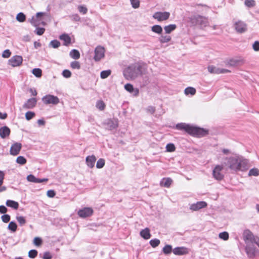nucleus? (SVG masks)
Segmentation results:
<instances>
[{"label": "nucleus", "mask_w": 259, "mask_h": 259, "mask_svg": "<svg viewBox=\"0 0 259 259\" xmlns=\"http://www.w3.org/2000/svg\"><path fill=\"white\" fill-rule=\"evenodd\" d=\"M223 165L232 171H244L248 168V160L241 155L233 154L224 159Z\"/></svg>", "instance_id": "f257e3e1"}, {"label": "nucleus", "mask_w": 259, "mask_h": 259, "mask_svg": "<svg viewBox=\"0 0 259 259\" xmlns=\"http://www.w3.org/2000/svg\"><path fill=\"white\" fill-rule=\"evenodd\" d=\"M146 68L144 64L135 63L130 65L123 70V75L127 79H134L144 72Z\"/></svg>", "instance_id": "f03ea898"}, {"label": "nucleus", "mask_w": 259, "mask_h": 259, "mask_svg": "<svg viewBox=\"0 0 259 259\" xmlns=\"http://www.w3.org/2000/svg\"><path fill=\"white\" fill-rule=\"evenodd\" d=\"M258 238V237L254 236L252 233L249 230L245 231L243 233V240L246 246L254 245V244H256Z\"/></svg>", "instance_id": "7ed1b4c3"}, {"label": "nucleus", "mask_w": 259, "mask_h": 259, "mask_svg": "<svg viewBox=\"0 0 259 259\" xmlns=\"http://www.w3.org/2000/svg\"><path fill=\"white\" fill-rule=\"evenodd\" d=\"M189 134L197 137H202L208 134V131L203 128L191 125Z\"/></svg>", "instance_id": "20e7f679"}, {"label": "nucleus", "mask_w": 259, "mask_h": 259, "mask_svg": "<svg viewBox=\"0 0 259 259\" xmlns=\"http://www.w3.org/2000/svg\"><path fill=\"white\" fill-rule=\"evenodd\" d=\"M42 101L45 104H52L57 105L59 103V99L57 96L51 95H47L42 98Z\"/></svg>", "instance_id": "39448f33"}, {"label": "nucleus", "mask_w": 259, "mask_h": 259, "mask_svg": "<svg viewBox=\"0 0 259 259\" xmlns=\"http://www.w3.org/2000/svg\"><path fill=\"white\" fill-rule=\"evenodd\" d=\"M23 62V58L21 56L15 55L11 58L8 61V64L12 67L20 66Z\"/></svg>", "instance_id": "423d86ee"}, {"label": "nucleus", "mask_w": 259, "mask_h": 259, "mask_svg": "<svg viewBox=\"0 0 259 259\" xmlns=\"http://www.w3.org/2000/svg\"><path fill=\"white\" fill-rule=\"evenodd\" d=\"M245 250L247 257L249 258H254L258 251L254 245L245 246Z\"/></svg>", "instance_id": "0eeeda50"}, {"label": "nucleus", "mask_w": 259, "mask_h": 259, "mask_svg": "<svg viewBox=\"0 0 259 259\" xmlns=\"http://www.w3.org/2000/svg\"><path fill=\"white\" fill-rule=\"evenodd\" d=\"M234 27L235 30L239 33H243L247 30L246 24L240 20L236 21L234 24Z\"/></svg>", "instance_id": "6e6552de"}, {"label": "nucleus", "mask_w": 259, "mask_h": 259, "mask_svg": "<svg viewBox=\"0 0 259 259\" xmlns=\"http://www.w3.org/2000/svg\"><path fill=\"white\" fill-rule=\"evenodd\" d=\"M223 169V165H217L213 169L212 175L213 177L217 180H222L224 177V175L221 172Z\"/></svg>", "instance_id": "1a4fd4ad"}, {"label": "nucleus", "mask_w": 259, "mask_h": 259, "mask_svg": "<svg viewBox=\"0 0 259 259\" xmlns=\"http://www.w3.org/2000/svg\"><path fill=\"white\" fill-rule=\"evenodd\" d=\"M105 56V49L103 47L99 46L95 49V56L94 57L96 61H100Z\"/></svg>", "instance_id": "9d476101"}, {"label": "nucleus", "mask_w": 259, "mask_h": 259, "mask_svg": "<svg viewBox=\"0 0 259 259\" xmlns=\"http://www.w3.org/2000/svg\"><path fill=\"white\" fill-rule=\"evenodd\" d=\"M170 16V14L167 12H157L155 13L153 17L155 19H157L158 21H162L167 20Z\"/></svg>", "instance_id": "9b49d317"}, {"label": "nucleus", "mask_w": 259, "mask_h": 259, "mask_svg": "<svg viewBox=\"0 0 259 259\" xmlns=\"http://www.w3.org/2000/svg\"><path fill=\"white\" fill-rule=\"evenodd\" d=\"M93 213V210L91 207H84L78 210L77 214L79 217L85 218L91 216Z\"/></svg>", "instance_id": "f8f14e48"}, {"label": "nucleus", "mask_w": 259, "mask_h": 259, "mask_svg": "<svg viewBox=\"0 0 259 259\" xmlns=\"http://www.w3.org/2000/svg\"><path fill=\"white\" fill-rule=\"evenodd\" d=\"M207 203L205 201H198L191 204L190 209L193 211H197L207 206Z\"/></svg>", "instance_id": "ddd939ff"}, {"label": "nucleus", "mask_w": 259, "mask_h": 259, "mask_svg": "<svg viewBox=\"0 0 259 259\" xmlns=\"http://www.w3.org/2000/svg\"><path fill=\"white\" fill-rule=\"evenodd\" d=\"M22 148V144L20 143L16 142L11 146L10 152L12 155H18Z\"/></svg>", "instance_id": "4468645a"}, {"label": "nucleus", "mask_w": 259, "mask_h": 259, "mask_svg": "<svg viewBox=\"0 0 259 259\" xmlns=\"http://www.w3.org/2000/svg\"><path fill=\"white\" fill-rule=\"evenodd\" d=\"M36 103L37 100L36 98H30L23 105V108L25 109H33L35 107Z\"/></svg>", "instance_id": "2eb2a0df"}, {"label": "nucleus", "mask_w": 259, "mask_h": 259, "mask_svg": "<svg viewBox=\"0 0 259 259\" xmlns=\"http://www.w3.org/2000/svg\"><path fill=\"white\" fill-rule=\"evenodd\" d=\"M27 180L28 181L32 182L34 183H41L43 182H46L48 181L47 178L40 179L36 178L34 175L30 174L27 177Z\"/></svg>", "instance_id": "dca6fc26"}, {"label": "nucleus", "mask_w": 259, "mask_h": 259, "mask_svg": "<svg viewBox=\"0 0 259 259\" xmlns=\"http://www.w3.org/2000/svg\"><path fill=\"white\" fill-rule=\"evenodd\" d=\"M173 253L175 255H182L188 253V249L185 247H177L173 250Z\"/></svg>", "instance_id": "f3484780"}, {"label": "nucleus", "mask_w": 259, "mask_h": 259, "mask_svg": "<svg viewBox=\"0 0 259 259\" xmlns=\"http://www.w3.org/2000/svg\"><path fill=\"white\" fill-rule=\"evenodd\" d=\"M124 89L130 93H133L135 96L138 95L139 91L137 89H134L133 85L131 83H126L124 85Z\"/></svg>", "instance_id": "a211bd4d"}, {"label": "nucleus", "mask_w": 259, "mask_h": 259, "mask_svg": "<svg viewBox=\"0 0 259 259\" xmlns=\"http://www.w3.org/2000/svg\"><path fill=\"white\" fill-rule=\"evenodd\" d=\"M191 126V125L185 123H180L177 124L175 127L179 130H184L187 133L189 134Z\"/></svg>", "instance_id": "6ab92c4d"}, {"label": "nucleus", "mask_w": 259, "mask_h": 259, "mask_svg": "<svg viewBox=\"0 0 259 259\" xmlns=\"http://www.w3.org/2000/svg\"><path fill=\"white\" fill-rule=\"evenodd\" d=\"M10 129L7 126H4L0 128V136L3 139L8 137L10 134Z\"/></svg>", "instance_id": "aec40b11"}, {"label": "nucleus", "mask_w": 259, "mask_h": 259, "mask_svg": "<svg viewBox=\"0 0 259 259\" xmlns=\"http://www.w3.org/2000/svg\"><path fill=\"white\" fill-rule=\"evenodd\" d=\"M96 160V157L94 155L87 156L85 159L87 165L90 168H93L94 166Z\"/></svg>", "instance_id": "412c9836"}, {"label": "nucleus", "mask_w": 259, "mask_h": 259, "mask_svg": "<svg viewBox=\"0 0 259 259\" xmlns=\"http://www.w3.org/2000/svg\"><path fill=\"white\" fill-rule=\"evenodd\" d=\"M172 182V180L170 178H164L161 180L160 185L162 187L169 188Z\"/></svg>", "instance_id": "4be33fe9"}, {"label": "nucleus", "mask_w": 259, "mask_h": 259, "mask_svg": "<svg viewBox=\"0 0 259 259\" xmlns=\"http://www.w3.org/2000/svg\"><path fill=\"white\" fill-rule=\"evenodd\" d=\"M140 234L142 238L146 240L149 239L151 236L150 229L148 228L142 230L140 232Z\"/></svg>", "instance_id": "5701e85b"}, {"label": "nucleus", "mask_w": 259, "mask_h": 259, "mask_svg": "<svg viewBox=\"0 0 259 259\" xmlns=\"http://www.w3.org/2000/svg\"><path fill=\"white\" fill-rule=\"evenodd\" d=\"M59 38L64 41L63 45L65 46H68L71 43V38L67 34H63L60 36Z\"/></svg>", "instance_id": "b1692460"}, {"label": "nucleus", "mask_w": 259, "mask_h": 259, "mask_svg": "<svg viewBox=\"0 0 259 259\" xmlns=\"http://www.w3.org/2000/svg\"><path fill=\"white\" fill-rule=\"evenodd\" d=\"M7 206L11 207L14 209H17L19 207V203L14 200H8L6 202Z\"/></svg>", "instance_id": "393cba45"}, {"label": "nucleus", "mask_w": 259, "mask_h": 259, "mask_svg": "<svg viewBox=\"0 0 259 259\" xmlns=\"http://www.w3.org/2000/svg\"><path fill=\"white\" fill-rule=\"evenodd\" d=\"M69 56L71 58L75 60L78 59L80 57L79 51L76 49L72 50L69 53Z\"/></svg>", "instance_id": "a878e982"}, {"label": "nucleus", "mask_w": 259, "mask_h": 259, "mask_svg": "<svg viewBox=\"0 0 259 259\" xmlns=\"http://www.w3.org/2000/svg\"><path fill=\"white\" fill-rule=\"evenodd\" d=\"M177 28L176 24H170L164 27V30L165 33L169 34L173 31H174Z\"/></svg>", "instance_id": "bb28decb"}, {"label": "nucleus", "mask_w": 259, "mask_h": 259, "mask_svg": "<svg viewBox=\"0 0 259 259\" xmlns=\"http://www.w3.org/2000/svg\"><path fill=\"white\" fill-rule=\"evenodd\" d=\"M171 36L167 35H161L158 38V40L161 44L168 42L171 40Z\"/></svg>", "instance_id": "cd10ccee"}, {"label": "nucleus", "mask_w": 259, "mask_h": 259, "mask_svg": "<svg viewBox=\"0 0 259 259\" xmlns=\"http://www.w3.org/2000/svg\"><path fill=\"white\" fill-rule=\"evenodd\" d=\"M151 30L153 32L160 34L162 32V28L159 25H154L151 27Z\"/></svg>", "instance_id": "c85d7f7f"}, {"label": "nucleus", "mask_w": 259, "mask_h": 259, "mask_svg": "<svg viewBox=\"0 0 259 259\" xmlns=\"http://www.w3.org/2000/svg\"><path fill=\"white\" fill-rule=\"evenodd\" d=\"M196 89L193 87H187L185 89L184 93L186 95H194L196 94Z\"/></svg>", "instance_id": "c756f323"}, {"label": "nucleus", "mask_w": 259, "mask_h": 259, "mask_svg": "<svg viewBox=\"0 0 259 259\" xmlns=\"http://www.w3.org/2000/svg\"><path fill=\"white\" fill-rule=\"evenodd\" d=\"M241 60L239 59L232 58L229 60L228 63L230 66H235L239 65Z\"/></svg>", "instance_id": "7c9ffc66"}, {"label": "nucleus", "mask_w": 259, "mask_h": 259, "mask_svg": "<svg viewBox=\"0 0 259 259\" xmlns=\"http://www.w3.org/2000/svg\"><path fill=\"white\" fill-rule=\"evenodd\" d=\"M107 125L110 130L116 128L118 126L117 122L116 121L111 119L108 121Z\"/></svg>", "instance_id": "2f4dec72"}, {"label": "nucleus", "mask_w": 259, "mask_h": 259, "mask_svg": "<svg viewBox=\"0 0 259 259\" xmlns=\"http://www.w3.org/2000/svg\"><path fill=\"white\" fill-rule=\"evenodd\" d=\"M17 229V225L14 221H11L9 223L8 226V229L11 231L12 232L16 231Z\"/></svg>", "instance_id": "473e14b6"}, {"label": "nucleus", "mask_w": 259, "mask_h": 259, "mask_svg": "<svg viewBox=\"0 0 259 259\" xmlns=\"http://www.w3.org/2000/svg\"><path fill=\"white\" fill-rule=\"evenodd\" d=\"M208 70L211 73L220 74V68L211 65L208 67Z\"/></svg>", "instance_id": "72a5a7b5"}, {"label": "nucleus", "mask_w": 259, "mask_h": 259, "mask_svg": "<svg viewBox=\"0 0 259 259\" xmlns=\"http://www.w3.org/2000/svg\"><path fill=\"white\" fill-rule=\"evenodd\" d=\"M29 21L31 24L34 27L38 26V25L40 24L39 21L35 16H33L31 19L29 20Z\"/></svg>", "instance_id": "f704fd0d"}, {"label": "nucleus", "mask_w": 259, "mask_h": 259, "mask_svg": "<svg viewBox=\"0 0 259 259\" xmlns=\"http://www.w3.org/2000/svg\"><path fill=\"white\" fill-rule=\"evenodd\" d=\"M248 175L249 176L257 177L259 176V169L257 168H253L249 170Z\"/></svg>", "instance_id": "c9c22d12"}, {"label": "nucleus", "mask_w": 259, "mask_h": 259, "mask_svg": "<svg viewBox=\"0 0 259 259\" xmlns=\"http://www.w3.org/2000/svg\"><path fill=\"white\" fill-rule=\"evenodd\" d=\"M172 246L167 244L164 246L162 249V251L165 254H168L172 251Z\"/></svg>", "instance_id": "e433bc0d"}, {"label": "nucleus", "mask_w": 259, "mask_h": 259, "mask_svg": "<svg viewBox=\"0 0 259 259\" xmlns=\"http://www.w3.org/2000/svg\"><path fill=\"white\" fill-rule=\"evenodd\" d=\"M16 20L20 22H23L26 20V16L23 13L20 12L16 16Z\"/></svg>", "instance_id": "4c0bfd02"}, {"label": "nucleus", "mask_w": 259, "mask_h": 259, "mask_svg": "<svg viewBox=\"0 0 259 259\" xmlns=\"http://www.w3.org/2000/svg\"><path fill=\"white\" fill-rule=\"evenodd\" d=\"M160 240L157 238L151 239L149 241V244L153 248H155L158 246L160 244Z\"/></svg>", "instance_id": "58836bf2"}, {"label": "nucleus", "mask_w": 259, "mask_h": 259, "mask_svg": "<svg viewBox=\"0 0 259 259\" xmlns=\"http://www.w3.org/2000/svg\"><path fill=\"white\" fill-rule=\"evenodd\" d=\"M111 73V71L110 70H103L101 72L100 76L102 79H105L107 78Z\"/></svg>", "instance_id": "ea45409f"}, {"label": "nucleus", "mask_w": 259, "mask_h": 259, "mask_svg": "<svg viewBox=\"0 0 259 259\" xmlns=\"http://www.w3.org/2000/svg\"><path fill=\"white\" fill-rule=\"evenodd\" d=\"M32 73L37 77H40L42 75V71L38 68L33 69Z\"/></svg>", "instance_id": "a19ab883"}, {"label": "nucleus", "mask_w": 259, "mask_h": 259, "mask_svg": "<svg viewBox=\"0 0 259 259\" xmlns=\"http://www.w3.org/2000/svg\"><path fill=\"white\" fill-rule=\"evenodd\" d=\"M50 46L52 47L54 49H57L59 48L60 46V42L59 40L57 39H54L50 42Z\"/></svg>", "instance_id": "79ce46f5"}, {"label": "nucleus", "mask_w": 259, "mask_h": 259, "mask_svg": "<svg viewBox=\"0 0 259 259\" xmlns=\"http://www.w3.org/2000/svg\"><path fill=\"white\" fill-rule=\"evenodd\" d=\"M27 162L26 159L22 156H18L16 159V162L21 165L25 164Z\"/></svg>", "instance_id": "37998d69"}, {"label": "nucleus", "mask_w": 259, "mask_h": 259, "mask_svg": "<svg viewBox=\"0 0 259 259\" xmlns=\"http://www.w3.org/2000/svg\"><path fill=\"white\" fill-rule=\"evenodd\" d=\"M70 67L74 69H79L80 68V64L78 61H74L71 62Z\"/></svg>", "instance_id": "c03bdc74"}, {"label": "nucleus", "mask_w": 259, "mask_h": 259, "mask_svg": "<svg viewBox=\"0 0 259 259\" xmlns=\"http://www.w3.org/2000/svg\"><path fill=\"white\" fill-rule=\"evenodd\" d=\"M96 107L100 110H103L105 108V104L102 100H99L97 102Z\"/></svg>", "instance_id": "a18cd8bd"}, {"label": "nucleus", "mask_w": 259, "mask_h": 259, "mask_svg": "<svg viewBox=\"0 0 259 259\" xmlns=\"http://www.w3.org/2000/svg\"><path fill=\"white\" fill-rule=\"evenodd\" d=\"M244 4L248 8H252L255 5V2L254 0H245Z\"/></svg>", "instance_id": "49530a36"}, {"label": "nucleus", "mask_w": 259, "mask_h": 259, "mask_svg": "<svg viewBox=\"0 0 259 259\" xmlns=\"http://www.w3.org/2000/svg\"><path fill=\"white\" fill-rule=\"evenodd\" d=\"M105 163V161L103 158H100L97 162L96 167L98 168H101L103 167Z\"/></svg>", "instance_id": "de8ad7c7"}, {"label": "nucleus", "mask_w": 259, "mask_h": 259, "mask_svg": "<svg viewBox=\"0 0 259 259\" xmlns=\"http://www.w3.org/2000/svg\"><path fill=\"white\" fill-rule=\"evenodd\" d=\"M38 252L35 249H31L28 252V256L31 258H34L37 255Z\"/></svg>", "instance_id": "09e8293b"}, {"label": "nucleus", "mask_w": 259, "mask_h": 259, "mask_svg": "<svg viewBox=\"0 0 259 259\" xmlns=\"http://www.w3.org/2000/svg\"><path fill=\"white\" fill-rule=\"evenodd\" d=\"M35 113L32 111H28L25 114V118L26 120H30L35 116Z\"/></svg>", "instance_id": "8fccbe9b"}, {"label": "nucleus", "mask_w": 259, "mask_h": 259, "mask_svg": "<svg viewBox=\"0 0 259 259\" xmlns=\"http://www.w3.org/2000/svg\"><path fill=\"white\" fill-rule=\"evenodd\" d=\"M42 243V240L41 238L38 237H36L33 239V244L37 246H39L41 245Z\"/></svg>", "instance_id": "3c124183"}, {"label": "nucleus", "mask_w": 259, "mask_h": 259, "mask_svg": "<svg viewBox=\"0 0 259 259\" xmlns=\"http://www.w3.org/2000/svg\"><path fill=\"white\" fill-rule=\"evenodd\" d=\"M36 27V29L34 31V32L38 35H42L45 31V29L44 28H42V27H38V26L37 27Z\"/></svg>", "instance_id": "603ef678"}, {"label": "nucleus", "mask_w": 259, "mask_h": 259, "mask_svg": "<svg viewBox=\"0 0 259 259\" xmlns=\"http://www.w3.org/2000/svg\"><path fill=\"white\" fill-rule=\"evenodd\" d=\"M166 149L168 152H173L175 150L176 147L174 144L168 143L166 146Z\"/></svg>", "instance_id": "864d4df0"}, {"label": "nucleus", "mask_w": 259, "mask_h": 259, "mask_svg": "<svg viewBox=\"0 0 259 259\" xmlns=\"http://www.w3.org/2000/svg\"><path fill=\"white\" fill-rule=\"evenodd\" d=\"M1 219L4 223H7L10 222L11 217L8 214H4L3 215H2Z\"/></svg>", "instance_id": "5fc2aeb1"}, {"label": "nucleus", "mask_w": 259, "mask_h": 259, "mask_svg": "<svg viewBox=\"0 0 259 259\" xmlns=\"http://www.w3.org/2000/svg\"><path fill=\"white\" fill-rule=\"evenodd\" d=\"M16 219L20 226H23L26 223V220L24 217L19 216L16 217Z\"/></svg>", "instance_id": "6e6d98bb"}, {"label": "nucleus", "mask_w": 259, "mask_h": 259, "mask_svg": "<svg viewBox=\"0 0 259 259\" xmlns=\"http://www.w3.org/2000/svg\"><path fill=\"white\" fill-rule=\"evenodd\" d=\"M219 237L224 240H227L229 239V234L227 232H223L219 234Z\"/></svg>", "instance_id": "4d7b16f0"}, {"label": "nucleus", "mask_w": 259, "mask_h": 259, "mask_svg": "<svg viewBox=\"0 0 259 259\" xmlns=\"http://www.w3.org/2000/svg\"><path fill=\"white\" fill-rule=\"evenodd\" d=\"M132 7L137 9L140 7V1L139 0H130Z\"/></svg>", "instance_id": "13d9d810"}, {"label": "nucleus", "mask_w": 259, "mask_h": 259, "mask_svg": "<svg viewBox=\"0 0 259 259\" xmlns=\"http://www.w3.org/2000/svg\"><path fill=\"white\" fill-rule=\"evenodd\" d=\"M62 74L65 78H69L71 76V72L68 69H65L62 71Z\"/></svg>", "instance_id": "bf43d9fd"}, {"label": "nucleus", "mask_w": 259, "mask_h": 259, "mask_svg": "<svg viewBox=\"0 0 259 259\" xmlns=\"http://www.w3.org/2000/svg\"><path fill=\"white\" fill-rule=\"evenodd\" d=\"M78 10L80 13L85 14L88 12V9L83 6H79Z\"/></svg>", "instance_id": "052dcab7"}, {"label": "nucleus", "mask_w": 259, "mask_h": 259, "mask_svg": "<svg viewBox=\"0 0 259 259\" xmlns=\"http://www.w3.org/2000/svg\"><path fill=\"white\" fill-rule=\"evenodd\" d=\"M11 52L8 49L5 50L2 54V57L5 58H8L10 57Z\"/></svg>", "instance_id": "680f3d73"}, {"label": "nucleus", "mask_w": 259, "mask_h": 259, "mask_svg": "<svg viewBox=\"0 0 259 259\" xmlns=\"http://www.w3.org/2000/svg\"><path fill=\"white\" fill-rule=\"evenodd\" d=\"M146 111L147 112H148L151 114H153L155 112V108L153 106H149L147 108Z\"/></svg>", "instance_id": "e2e57ef3"}, {"label": "nucleus", "mask_w": 259, "mask_h": 259, "mask_svg": "<svg viewBox=\"0 0 259 259\" xmlns=\"http://www.w3.org/2000/svg\"><path fill=\"white\" fill-rule=\"evenodd\" d=\"M52 255H51L50 252L47 251L44 252L42 256L43 259H52Z\"/></svg>", "instance_id": "0e129e2a"}, {"label": "nucleus", "mask_w": 259, "mask_h": 259, "mask_svg": "<svg viewBox=\"0 0 259 259\" xmlns=\"http://www.w3.org/2000/svg\"><path fill=\"white\" fill-rule=\"evenodd\" d=\"M56 195V192L53 190H50L47 191V196L50 198H53Z\"/></svg>", "instance_id": "69168bd1"}, {"label": "nucleus", "mask_w": 259, "mask_h": 259, "mask_svg": "<svg viewBox=\"0 0 259 259\" xmlns=\"http://www.w3.org/2000/svg\"><path fill=\"white\" fill-rule=\"evenodd\" d=\"M253 49L255 51H259V41H255L252 45Z\"/></svg>", "instance_id": "338daca9"}, {"label": "nucleus", "mask_w": 259, "mask_h": 259, "mask_svg": "<svg viewBox=\"0 0 259 259\" xmlns=\"http://www.w3.org/2000/svg\"><path fill=\"white\" fill-rule=\"evenodd\" d=\"M8 211L7 208L4 205H0V213L2 214H6Z\"/></svg>", "instance_id": "774afa93"}]
</instances>
